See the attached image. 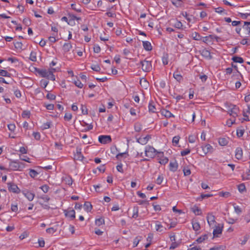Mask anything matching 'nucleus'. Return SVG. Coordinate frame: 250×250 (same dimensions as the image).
Masks as SVG:
<instances>
[{"label":"nucleus","mask_w":250,"mask_h":250,"mask_svg":"<svg viewBox=\"0 0 250 250\" xmlns=\"http://www.w3.org/2000/svg\"><path fill=\"white\" fill-rule=\"evenodd\" d=\"M226 106L228 110L227 112L228 113L234 118L238 116V114L239 112V109L236 105L233 104L229 105L228 104H226Z\"/></svg>","instance_id":"f257e3e1"},{"label":"nucleus","mask_w":250,"mask_h":250,"mask_svg":"<svg viewBox=\"0 0 250 250\" xmlns=\"http://www.w3.org/2000/svg\"><path fill=\"white\" fill-rule=\"evenodd\" d=\"M24 167L22 163L17 161H11L9 164V167L11 170H20Z\"/></svg>","instance_id":"f03ea898"},{"label":"nucleus","mask_w":250,"mask_h":250,"mask_svg":"<svg viewBox=\"0 0 250 250\" xmlns=\"http://www.w3.org/2000/svg\"><path fill=\"white\" fill-rule=\"evenodd\" d=\"M157 150L152 146H147L145 148V155L149 158H153L157 155Z\"/></svg>","instance_id":"7ed1b4c3"},{"label":"nucleus","mask_w":250,"mask_h":250,"mask_svg":"<svg viewBox=\"0 0 250 250\" xmlns=\"http://www.w3.org/2000/svg\"><path fill=\"white\" fill-rule=\"evenodd\" d=\"M140 63L142 65V69L144 72H148L152 69L151 62L150 61L145 60L141 61Z\"/></svg>","instance_id":"20e7f679"},{"label":"nucleus","mask_w":250,"mask_h":250,"mask_svg":"<svg viewBox=\"0 0 250 250\" xmlns=\"http://www.w3.org/2000/svg\"><path fill=\"white\" fill-rule=\"evenodd\" d=\"M157 158L159 163L161 165H165L167 163L168 159L167 157H164L163 152H157Z\"/></svg>","instance_id":"39448f33"},{"label":"nucleus","mask_w":250,"mask_h":250,"mask_svg":"<svg viewBox=\"0 0 250 250\" xmlns=\"http://www.w3.org/2000/svg\"><path fill=\"white\" fill-rule=\"evenodd\" d=\"M8 190L15 193H19L21 192L20 189L17 185L13 183H9L7 184Z\"/></svg>","instance_id":"423d86ee"},{"label":"nucleus","mask_w":250,"mask_h":250,"mask_svg":"<svg viewBox=\"0 0 250 250\" xmlns=\"http://www.w3.org/2000/svg\"><path fill=\"white\" fill-rule=\"evenodd\" d=\"M99 141L103 144L109 143L111 142V138L109 135H101L98 138Z\"/></svg>","instance_id":"0eeeda50"},{"label":"nucleus","mask_w":250,"mask_h":250,"mask_svg":"<svg viewBox=\"0 0 250 250\" xmlns=\"http://www.w3.org/2000/svg\"><path fill=\"white\" fill-rule=\"evenodd\" d=\"M54 70V69L46 70V69H41L39 71V73L42 75V77L48 78L49 77V75L52 70Z\"/></svg>","instance_id":"6e6552de"},{"label":"nucleus","mask_w":250,"mask_h":250,"mask_svg":"<svg viewBox=\"0 0 250 250\" xmlns=\"http://www.w3.org/2000/svg\"><path fill=\"white\" fill-rule=\"evenodd\" d=\"M65 215L70 218L72 220L75 218V211L74 209H67L64 210Z\"/></svg>","instance_id":"1a4fd4ad"},{"label":"nucleus","mask_w":250,"mask_h":250,"mask_svg":"<svg viewBox=\"0 0 250 250\" xmlns=\"http://www.w3.org/2000/svg\"><path fill=\"white\" fill-rule=\"evenodd\" d=\"M150 138V136L147 135L146 137L139 138V139H137V142L143 145H144L147 143V142Z\"/></svg>","instance_id":"9d476101"},{"label":"nucleus","mask_w":250,"mask_h":250,"mask_svg":"<svg viewBox=\"0 0 250 250\" xmlns=\"http://www.w3.org/2000/svg\"><path fill=\"white\" fill-rule=\"evenodd\" d=\"M235 156L237 160H241L243 157V150L241 147L236 148L235 152Z\"/></svg>","instance_id":"9b49d317"},{"label":"nucleus","mask_w":250,"mask_h":250,"mask_svg":"<svg viewBox=\"0 0 250 250\" xmlns=\"http://www.w3.org/2000/svg\"><path fill=\"white\" fill-rule=\"evenodd\" d=\"M22 193L29 201H31L34 199L35 194L31 191L26 190L23 191Z\"/></svg>","instance_id":"f8f14e48"},{"label":"nucleus","mask_w":250,"mask_h":250,"mask_svg":"<svg viewBox=\"0 0 250 250\" xmlns=\"http://www.w3.org/2000/svg\"><path fill=\"white\" fill-rule=\"evenodd\" d=\"M203 151L205 154H207L209 152H212L213 150V147L209 144H207L202 147Z\"/></svg>","instance_id":"ddd939ff"},{"label":"nucleus","mask_w":250,"mask_h":250,"mask_svg":"<svg viewBox=\"0 0 250 250\" xmlns=\"http://www.w3.org/2000/svg\"><path fill=\"white\" fill-rule=\"evenodd\" d=\"M215 216L212 215V213H208L207 217V219L208 223L210 226L214 223L215 222Z\"/></svg>","instance_id":"4468645a"},{"label":"nucleus","mask_w":250,"mask_h":250,"mask_svg":"<svg viewBox=\"0 0 250 250\" xmlns=\"http://www.w3.org/2000/svg\"><path fill=\"white\" fill-rule=\"evenodd\" d=\"M243 28L247 32V34L250 37V21H244Z\"/></svg>","instance_id":"2eb2a0df"},{"label":"nucleus","mask_w":250,"mask_h":250,"mask_svg":"<svg viewBox=\"0 0 250 250\" xmlns=\"http://www.w3.org/2000/svg\"><path fill=\"white\" fill-rule=\"evenodd\" d=\"M223 226H217L213 231V234L214 236L217 237L218 234H220L222 232Z\"/></svg>","instance_id":"dca6fc26"},{"label":"nucleus","mask_w":250,"mask_h":250,"mask_svg":"<svg viewBox=\"0 0 250 250\" xmlns=\"http://www.w3.org/2000/svg\"><path fill=\"white\" fill-rule=\"evenodd\" d=\"M143 45L144 48L146 51H150L152 50V46L148 41H143Z\"/></svg>","instance_id":"f3484780"},{"label":"nucleus","mask_w":250,"mask_h":250,"mask_svg":"<svg viewBox=\"0 0 250 250\" xmlns=\"http://www.w3.org/2000/svg\"><path fill=\"white\" fill-rule=\"evenodd\" d=\"M202 55L208 59L210 60L212 58L210 52L205 49L202 51Z\"/></svg>","instance_id":"a211bd4d"},{"label":"nucleus","mask_w":250,"mask_h":250,"mask_svg":"<svg viewBox=\"0 0 250 250\" xmlns=\"http://www.w3.org/2000/svg\"><path fill=\"white\" fill-rule=\"evenodd\" d=\"M178 168V164L176 162H170L169 163V169L172 171H175Z\"/></svg>","instance_id":"6ab92c4d"},{"label":"nucleus","mask_w":250,"mask_h":250,"mask_svg":"<svg viewBox=\"0 0 250 250\" xmlns=\"http://www.w3.org/2000/svg\"><path fill=\"white\" fill-rule=\"evenodd\" d=\"M161 113L163 116L167 118L174 117V115L170 111L165 109L161 111Z\"/></svg>","instance_id":"aec40b11"},{"label":"nucleus","mask_w":250,"mask_h":250,"mask_svg":"<svg viewBox=\"0 0 250 250\" xmlns=\"http://www.w3.org/2000/svg\"><path fill=\"white\" fill-rule=\"evenodd\" d=\"M72 46L70 43H65L62 47V49L65 52H68L72 48Z\"/></svg>","instance_id":"412c9836"},{"label":"nucleus","mask_w":250,"mask_h":250,"mask_svg":"<svg viewBox=\"0 0 250 250\" xmlns=\"http://www.w3.org/2000/svg\"><path fill=\"white\" fill-rule=\"evenodd\" d=\"M84 208L87 211H90L92 208V206L89 202H85L84 204Z\"/></svg>","instance_id":"4be33fe9"},{"label":"nucleus","mask_w":250,"mask_h":250,"mask_svg":"<svg viewBox=\"0 0 250 250\" xmlns=\"http://www.w3.org/2000/svg\"><path fill=\"white\" fill-rule=\"evenodd\" d=\"M191 37L193 40L196 41H200L202 39V37L200 35L196 32H194L192 33Z\"/></svg>","instance_id":"5701e85b"},{"label":"nucleus","mask_w":250,"mask_h":250,"mask_svg":"<svg viewBox=\"0 0 250 250\" xmlns=\"http://www.w3.org/2000/svg\"><path fill=\"white\" fill-rule=\"evenodd\" d=\"M155 229L156 231L159 232H163L164 231L163 226L158 222H156Z\"/></svg>","instance_id":"b1692460"},{"label":"nucleus","mask_w":250,"mask_h":250,"mask_svg":"<svg viewBox=\"0 0 250 250\" xmlns=\"http://www.w3.org/2000/svg\"><path fill=\"white\" fill-rule=\"evenodd\" d=\"M191 210L195 215H199L202 213L201 209L196 206H194L193 208H192Z\"/></svg>","instance_id":"393cba45"},{"label":"nucleus","mask_w":250,"mask_h":250,"mask_svg":"<svg viewBox=\"0 0 250 250\" xmlns=\"http://www.w3.org/2000/svg\"><path fill=\"white\" fill-rule=\"evenodd\" d=\"M232 60L235 62H239L242 63L244 62V60L242 58L238 56H234L232 58Z\"/></svg>","instance_id":"a878e982"},{"label":"nucleus","mask_w":250,"mask_h":250,"mask_svg":"<svg viewBox=\"0 0 250 250\" xmlns=\"http://www.w3.org/2000/svg\"><path fill=\"white\" fill-rule=\"evenodd\" d=\"M208 238V234H204L202 236H201L200 237H199L197 240L196 241L198 243H201L203 242L204 241L207 240Z\"/></svg>","instance_id":"bb28decb"},{"label":"nucleus","mask_w":250,"mask_h":250,"mask_svg":"<svg viewBox=\"0 0 250 250\" xmlns=\"http://www.w3.org/2000/svg\"><path fill=\"white\" fill-rule=\"evenodd\" d=\"M37 53L35 51H32L31 52L29 59L33 61L36 62L37 61L36 57Z\"/></svg>","instance_id":"cd10ccee"},{"label":"nucleus","mask_w":250,"mask_h":250,"mask_svg":"<svg viewBox=\"0 0 250 250\" xmlns=\"http://www.w3.org/2000/svg\"><path fill=\"white\" fill-rule=\"evenodd\" d=\"M228 141L225 138H221L219 139V144L221 146H225L228 144Z\"/></svg>","instance_id":"c85d7f7f"},{"label":"nucleus","mask_w":250,"mask_h":250,"mask_svg":"<svg viewBox=\"0 0 250 250\" xmlns=\"http://www.w3.org/2000/svg\"><path fill=\"white\" fill-rule=\"evenodd\" d=\"M244 129L242 128L237 129L236 134L238 137L240 138L243 136L244 133Z\"/></svg>","instance_id":"c756f323"},{"label":"nucleus","mask_w":250,"mask_h":250,"mask_svg":"<svg viewBox=\"0 0 250 250\" xmlns=\"http://www.w3.org/2000/svg\"><path fill=\"white\" fill-rule=\"evenodd\" d=\"M133 215L132 217L133 218H136L138 216V207L137 206H135L133 208Z\"/></svg>","instance_id":"7c9ffc66"},{"label":"nucleus","mask_w":250,"mask_h":250,"mask_svg":"<svg viewBox=\"0 0 250 250\" xmlns=\"http://www.w3.org/2000/svg\"><path fill=\"white\" fill-rule=\"evenodd\" d=\"M134 127L135 131L139 132L142 130V125L139 123H136L134 124Z\"/></svg>","instance_id":"2f4dec72"},{"label":"nucleus","mask_w":250,"mask_h":250,"mask_svg":"<svg viewBox=\"0 0 250 250\" xmlns=\"http://www.w3.org/2000/svg\"><path fill=\"white\" fill-rule=\"evenodd\" d=\"M155 109H156L155 106L153 104V103L150 102L149 104V105H148L149 111L152 112V113H155V112H156Z\"/></svg>","instance_id":"473e14b6"},{"label":"nucleus","mask_w":250,"mask_h":250,"mask_svg":"<svg viewBox=\"0 0 250 250\" xmlns=\"http://www.w3.org/2000/svg\"><path fill=\"white\" fill-rule=\"evenodd\" d=\"M192 224L193 229L194 230L197 231L200 229V225L198 222H192Z\"/></svg>","instance_id":"72a5a7b5"},{"label":"nucleus","mask_w":250,"mask_h":250,"mask_svg":"<svg viewBox=\"0 0 250 250\" xmlns=\"http://www.w3.org/2000/svg\"><path fill=\"white\" fill-rule=\"evenodd\" d=\"M10 74L7 71L3 69H0V75L2 77H9Z\"/></svg>","instance_id":"f704fd0d"},{"label":"nucleus","mask_w":250,"mask_h":250,"mask_svg":"<svg viewBox=\"0 0 250 250\" xmlns=\"http://www.w3.org/2000/svg\"><path fill=\"white\" fill-rule=\"evenodd\" d=\"M173 77L178 82H180L182 80V76L177 72L174 73Z\"/></svg>","instance_id":"c9c22d12"},{"label":"nucleus","mask_w":250,"mask_h":250,"mask_svg":"<svg viewBox=\"0 0 250 250\" xmlns=\"http://www.w3.org/2000/svg\"><path fill=\"white\" fill-rule=\"evenodd\" d=\"M238 189L241 193L243 192L245 190H246V187L244 184L242 183L238 185Z\"/></svg>","instance_id":"e433bc0d"},{"label":"nucleus","mask_w":250,"mask_h":250,"mask_svg":"<svg viewBox=\"0 0 250 250\" xmlns=\"http://www.w3.org/2000/svg\"><path fill=\"white\" fill-rule=\"evenodd\" d=\"M164 180V176L163 174L159 175L156 179V183L158 185H161Z\"/></svg>","instance_id":"4c0bfd02"},{"label":"nucleus","mask_w":250,"mask_h":250,"mask_svg":"<svg viewBox=\"0 0 250 250\" xmlns=\"http://www.w3.org/2000/svg\"><path fill=\"white\" fill-rule=\"evenodd\" d=\"M72 118V114L69 112H67L65 114V115L64 116V119L65 121H70Z\"/></svg>","instance_id":"58836bf2"},{"label":"nucleus","mask_w":250,"mask_h":250,"mask_svg":"<svg viewBox=\"0 0 250 250\" xmlns=\"http://www.w3.org/2000/svg\"><path fill=\"white\" fill-rule=\"evenodd\" d=\"M29 174L32 178H35L38 174V173L36 170L31 169Z\"/></svg>","instance_id":"ea45409f"},{"label":"nucleus","mask_w":250,"mask_h":250,"mask_svg":"<svg viewBox=\"0 0 250 250\" xmlns=\"http://www.w3.org/2000/svg\"><path fill=\"white\" fill-rule=\"evenodd\" d=\"M104 219L103 218H99L96 219L95 221L96 225L98 226L102 225V224H104Z\"/></svg>","instance_id":"a19ab883"},{"label":"nucleus","mask_w":250,"mask_h":250,"mask_svg":"<svg viewBox=\"0 0 250 250\" xmlns=\"http://www.w3.org/2000/svg\"><path fill=\"white\" fill-rule=\"evenodd\" d=\"M180 138L179 136H175L173 138L172 143L174 145L176 146L178 144Z\"/></svg>","instance_id":"79ce46f5"},{"label":"nucleus","mask_w":250,"mask_h":250,"mask_svg":"<svg viewBox=\"0 0 250 250\" xmlns=\"http://www.w3.org/2000/svg\"><path fill=\"white\" fill-rule=\"evenodd\" d=\"M15 47L17 50H22V44L21 42H17L14 43Z\"/></svg>","instance_id":"37998d69"},{"label":"nucleus","mask_w":250,"mask_h":250,"mask_svg":"<svg viewBox=\"0 0 250 250\" xmlns=\"http://www.w3.org/2000/svg\"><path fill=\"white\" fill-rule=\"evenodd\" d=\"M51 122H47L46 123H44L42 125V129H46L49 128L51 127Z\"/></svg>","instance_id":"c03bdc74"},{"label":"nucleus","mask_w":250,"mask_h":250,"mask_svg":"<svg viewBox=\"0 0 250 250\" xmlns=\"http://www.w3.org/2000/svg\"><path fill=\"white\" fill-rule=\"evenodd\" d=\"M74 83L76 86H77L78 87H79L80 88H82L83 86V84L81 83V82L79 80L75 81Z\"/></svg>","instance_id":"a18cd8bd"},{"label":"nucleus","mask_w":250,"mask_h":250,"mask_svg":"<svg viewBox=\"0 0 250 250\" xmlns=\"http://www.w3.org/2000/svg\"><path fill=\"white\" fill-rule=\"evenodd\" d=\"M162 62L164 65H167L168 63V55L167 54H165L163 56L162 58Z\"/></svg>","instance_id":"49530a36"},{"label":"nucleus","mask_w":250,"mask_h":250,"mask_svg":"<svg viewBox=\"0 0 250 250\" xmlns=\"http://www.w3.org/2000/svg\"><path fill=\"white\" fill-rule=\"evenodd\" d=\"M183 24L180 21H177L174 24V27L178 29H182Z\"/></svg>","instance_id":"de8ad7c7"},{"label":"nucleus","mask_w":250,"mask_h":250,"mask_svg":"<svg viewBox=\"0 0 250 250\" xmlns=\"http://www.w3.org/2000/svg\"><path fill=\"white\" fill-rule=\"evenodd\" d=\"M140 238H141V237L137 236V237H135V238L134 239V240H133V247H136L138 245L139 242H140V241L141 240Z\"/></svg>","instance_id":"09e8293b"},{"label":"nucleus","mask_w":250,"mask_h":250,"mask_svg":"<svg viewBox=\"0 0 250 250\" xmlns=\"http://www.w3.org/2000/svg\"><path fill=\"white\" fill-rule=\"evenodd\" d=\"M68 17H69V18H70L71 20H72L73 21H74L75 20H76L77 21H79V20H81V18L77 17V16H76L75 15H74L73 14H69L68 15Z\"/></svg>","instance_id":"8fccbe9b"},{"label":"nucleus","mask_w":250,"mask_h":250,"mask_svg":"<svg viewBox=\"0 0 250 250\" xmlns=\"http://www.w3.org/2000/svg\"><path fill=\"white\" fill-rule=\"evenodd\" d=\"M30 113L29 111L24 110L23 111L22 113V117L23 118H29L30 117Z\"/></svg>","instance_id":"3c124183"},{"label":"nucleus","mask_w":250,"mask_h":250,"mask_svg":"<svg viewBox=\"0 0 250 250\" xmlns=\"http://www.w3.org/2000/svg\"><path fill=\"white\" fill-rule=\"evenodd\" d=\"M190 152V150L189 149H186L184 150L181 151V155L182 156H186Z\"/></svg>","instance_id":"603ef678"},{"label":"nucleus","mask_w":250,"mask_h":250,"mask_svg":"<svg viewBox=\"0 0 250 250\" xmlns=\"http://www.w3.org/2000/svg\"><path fill=\"white\" fill-rule=\"evenodd\" d=\"M83 156L82 155L81 152H77V154L75 155V158L77 160H82Z\"/></svg>","instance_id":"864d4df0"},{"label":"nucleus","mask_w":250,"mask_h":250,"mask_svg":"<svg viewBox=\"0 0 250 250\" xmlns=\"http://www.w3.org/2000/svg\"><path fill=\"white\" fill-rule=\"evenodd\" d=\"M41 188L44 193H47L49 190V187L47 185H44L41 187Z\"/></svg>","instance_id":"5fc2aeb1"},{"label":"nucleus","mask_w":250,"mask_h":250,"mask_svg":"<svg viewBox=\"0 0 250 250\" xmlns=\"http://www.w3.org/2000/svg\"><path fill=\"white\" fill-rule=\"evenodd\" d=\"M94 52L98 53L101 51V48L98 44H95L93 47Z\"/></svg>","instance_id":"6e6d98bb"},{"label":"nucleus","mask_w":250,"mask_h":250,"mask_svg":"<svg viewBox=\"0 0 250 250\" xmlns=\"http://www.w3.org/2000/svg\"><path fill=\"white\" fill-rule=\"evenodd\" d=\"M33 135L34 138L37 140H39L41 139L40 133L38 132H34L33 133Z\"/></svg>","instance_id":"4d7b16f0"},{"label":"nucleus","mask_w":250,"mask_h":250,"mask_svg":"<svg viewBox=\"0 0 250 250\" xmlns=\"http://www.w3.org/2000/svg\"><path fill=\"white\" fill-rule=\"evenodd\" d=\"M91 68L93 70L96 72H99L101 70L100 67L98 65H93Z\"/></svg>","instance_id":"13d9d810"},{"label":"nucleus","mask_w":250,"mask_h":250,"mask_svg":"<svg viewBox=\"0 0 250 250\" xmlns=\"http://www.w3.org/2000/svg\"><path fill=\"white\" fill-rule=\"evenodd\" d=\"M239 15L240 16V17L243 19H247L248 17L250 16V13H239Z\"/></svg>","instance_id":"bf43d9fd"},{"label":"nucleus","mask_w":250,"mask_h":250,"mask_svg":"<svg viewBox=\"0 0 250 250\" xmlns=\"http://www.w3.org/2000/svg\"><path fill=\"white\" fill-rule=\"evenodd\" d=\"M46 98L49 100H53L56 98V96L51 93H48L46 96Z\"/></svg>","instance_id":"052dcab7"},{"label":"nucleus","mask_w":250,"mask_h":250,"mask_svg":"<svg viewBox=\"0 0 250 250\" xmlns=\"http://www.w3.org/2000/svg\"><path fill=\"white\" fill-rule=\"evenodd\" d=\"M82 112L83 115H86L88 114L87 109L86 106L83 105H82L81 107Z\"/></svg>","instance_id":"680f3d73"},{"label":"nucleus","mask_w":250,"mask_h":250,"mask_svg":"<svg viewBox=\"0 0 250 250\" xmlns=\"http://www.w3.org/2000/svg\"><path fill=\"white\" fill-rule=\"evenodd\" d=\"M65 182L66 184L70 186L72 184L73 180H72V179L71 178V177H69L68 178H65Z\"/></svg>","instance_id":"e2e57ef3"},{"label":"nucleus","mask_w":250,"mask_h":250,"mask_svg":"<svg viewBox=\"0 0 250 250\" xmlns=\"http://www.w3.org/2000/svg\"><path fill=\"white\" fill-rule=\"evenodd\" d=\"M178 247V244L175 242V241H173L172 244H171L169 249L170 250H173Z\"/></svg>","instance_id":"0e129e2a"},{"label":"nucleus","mask_w":250,"mask_h":250,"mask_svg":"<svg viewBox=\"0 0 250 250\" xmlns=\"http://www.w3.org/2000/svg\"><path fill=\"white\" fill-rule=\"evenodd\" d=\"M8 128L11 131H14L16 128V126L14 124H11L8 125Z\"/></svg>","instance_id":"69168bd1"},{"label":"nucleus","mask_w":250,"mask_h":250,"mask_svg":"<svg viewBox=\"0 0 250 250\" xmlns=\"http://www.w3.org/2000/svg\"><path fill=\"white\" fill-rule=\"evenodd\" d=\"M23 23L26 26H29L31 23L30 20L28 18H24L23 20Z\"/></svg>","instance_id":"338daca9"},{"label":"nucleus","mask_w":250,"mask_h":250,"mask_svg":"<svg viewBox=\"0 0 250 250\" xmlns=\"http://www.w3.org/2000/svg\"><path fill=\"white\" fill-rule=\"evenodd\" d=\"M209 250H224V248L223 246H220L218 247H214L211 248L209 249Z\"/></svg>","instance_id":"774afa93"}]
</instances>
